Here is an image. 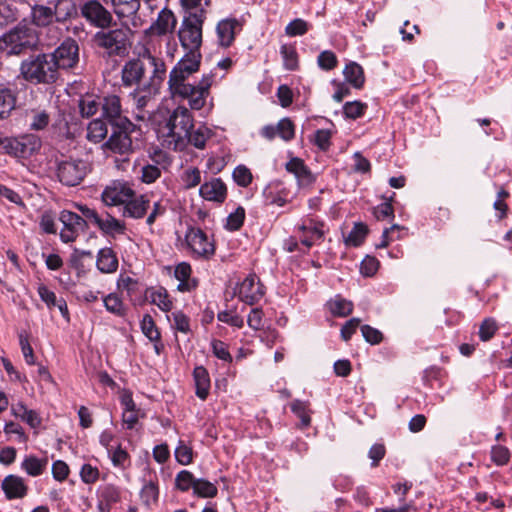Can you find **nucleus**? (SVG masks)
<instances>
[{"mask_svg":"<svg viewBox=\"0 0 512 512\" xmlns=\"http://www.w3.org/2000/svg\"><path fill=\"white\" fill-rule=\"evenodd\" d=\"M81 16L93 27L106 29L114 21L112 13L99 0H86L80 6Z\"/></svg>","mask_w":512,"mask_h":512,"instance_id":"10","label":"nucleus"},{"mask_svg":"<svg viewBox=\"0 0 512 512\" xmlns=\"http://www.w3.org/2000/svg\"><path fill=\"white\" fill-rule=\"evenodd\" d=\"M90 170L91 165L88 161L68 158L58 162L57 177L64 185L76 186L83 181Z\"/></svg>","mask_w":512,"mask_h":512,"instance_id":"9","label":"nucleus"},{"mask_svg":"<svg viewBox=\"0 0 512 512\" xmlns=\"http://www.w3.org/2000/svg\"><path fill=\"white\" fill-rule=\"evenodd\" d=\"M201 54L187 52L172 68L169 73V79L187 81L191 75L199 70Z\"/></svg>","mask_w":512,"mask_h":512,"instance_id":"17","label":"nucleus"},{"mask_svg":"<svg viewBox=\"0 0 512 512\" xmlns=\"http://www.w3.org/2000/svg\"><path fill=\"white\" fill-rule=\"evenodd\" d=\"M134 129L135 125L129 119H124L122 123L113 125L111 135L102 144L103 150L121 156H128L133 153L131 133Z\"/></svg>","mask_w":512,"mask_h":512,"instance_id":"7","label":"nucleus"},{"mask_svg":"<svg viewBox=\"0 0 512 512\" xmlns=\"http://www.w3.org/2000/svg\"><path fill=\"white\" fill-rule=\"evenodd\" d=\"M308 405V402L298 399L294 400L290 405L292 412L300 418L304 427L309 426L311 422V418L308 413Z\"/></svg>","mask_w":512,"mask_h":512,"instance_id":"53","label":"nucleus"},{"mask_svg":"<svg viewBox=\"0 0 512 512\" xmlns=\"http://www.w3.org/2000/svg\"><path fill=\"white\" fill-rule=\"evenodd\" d=\"M308 23L300 18L291 21L285 28V33L290 37L302 36L308 31Z\"/></svg>","mask_w":512,"mask_h":512,"instance_id":"58","label":"nucleus"},{"mask_svg":"<svg viewBox=\"0 0 512 512\" xmlns=\"http://www.w3.org/2000/svg\"><path fill=\"white\" fill-rule=\"evenodd\" d=\"M167 319L174 330L184 334L190 332V319L181 310L174 311L171 315H167Z\"/></svg>","mask_w":512,"mask_h":512,"instance_id":"44","label":"nucleus"},{"mask_svg":"<svg viewBox=\"0 0 512 512\" xmlns=\"http://www.w3.org/2000/svg\"><path fill=\"white\" fill-rule=\"evenodd\" d=\"M129 27L98 31L94 35L96 45L107 52L109 56H124L130 46Z\"/></svg>","mask_w":512,"mask_h":512,"instance_id":"6","label":"nucleus"},{"mask_svg":"<svg viewBox=\"0 0 512 512\" xmlns=\"http://www.w3.org/2000/svg\"><path fill=\"white\" fill-rule=\"evenodd\" d=\"M497 330L496 322L491 319H485L479 328V337L482 341L490 340Z\"/></svg>","mask_w":512,"mask_h":512,"instance_id":"64","label":"nucleus"},{"mask_svg":"<svg viewBox=\"0 0 512 512\" xmlns=\"http://www.w3.org/2000/svg\"><path fill=\"white\" fill-rule=\"evenodd\" d=\"M194 127V119L189 109L178 106L168 119L157 129L158 139L163 147L183 151L187 147V136Z\"/></svg>","mask_w":512,"mask_h":512,"instance_id":"1","label":"nucleus"},{"mask_svg":"<svg viewBox=\"0 0 512 512\" xmlns=\"http://www.w3.org/2000/svg\"><path fill=\"white\" fill-rule=\"evenodd\" d=\"M102 116L113 126L122 123V120L128 119L123 115L121 99L115 94H110L102 98Z\"/></svg>","mask_w":512,"mask_h":512,"instance_id":"21","label":"nucleus"},{"mask_svg":"<svg viewBox=\"0 0 512 512\" xmlns=\"http://www.w3.org/2000/svg\"><path fill=\"white\" fill-rule=\"evenodd\" d=\"M245 210L243 207H238L234 212L230 213L227 217L226 228L231 231L238 230L244 222Z\"/></svg>","mask_w":512,"mask_h":512,"instance_id":"60","label":"nucleus"},{"mask_svg":"<svg viewBox=\"0 0 512 512\" xmlns=\"http://www.w3.org/2000/svg\"><path fill=\"white\" fill-rule=\"evenodd\" d=\"M206 18L205 10L199 8L197 11L189 12L184 17L178 31L179 41L187 52L200 53L202 44V26Z\"/></svg>","mask_w":512,"mask_h":512,"instance_id":"5","label":"nucleus"},{"mask_svg":"<svg viewBox=\"0 0 512 512\" xmlns=\"http://www.w3.org/2000/svg\"><path fill=\"white\" fill-rule=\"evenodd\" d=\"M96 266L102 273H113L118 268V259L115 252L105 247L99 250L96 260Z\"/></svg>","mask_w":512,"mask_h":512,"instance_id":"32","label":"nucleus"},{"mask_svg":"<svg viewBox=\"0 0 512 512\" xmlns=\"http://www.w3.org/2000/svg\"><path fill=\"white\" fill-rule=\"evenodd\" d=\"M264 293V288L255 274L248 275L237 288L239 299L248 305L257 303Z\"/></svg>","mask_w":512,"mask_h":512,"instance_id":"18","label":"nucleus"},{"mask_svg":"<svg viewBox=\"0 0 512 512\" xmlns=\"http://www.w3.org/2000/svg\"><path fill=\"white\" fill-rule=\"evenodd\" d=\"M366 109L367 104L360 101H351L344 104L343 113L349 119H357L364 114Z\"/></svg>","mask_w":512,"mask_h":512,"instance_id":"55","label":"nucleus"},{"mask_svg":"<svg viewBox=\"0 0 512 512\" xmlns=\"http://www.w3.org/2000/svg\"><path fill=\"white\" fill-rule=\"evenodd\" d=\"M345 79L355 88L359 89L363 86L365 78L362 67L355 63L351 62L346 65L343 71Z\"/></svg>","mask_w":512,"mask_h":512,"instance_id":"41","label":"nucleus"},{"mask_svg":"<svg viewBox=\"0 0 512 512\" xmlns=\"http://www.w3.org/2000/svg\"><path fill=\"white\" fill-rule=\"evenodd\" d=\"M76 13L73 0H49L47 4L31 6V22L37 27H48L54 22L64 23Z\"/></svg>","mask_w":512,"mask_h":512,"instance_id":"2","label":"nucleus"},{"mask_svg":"<svg viewBox=\"0 0 512 512\" xmlns=\"http://www.w3.org/2000/svg\"><path fill=\"white\" fill-rule=\"evenodd\" d=\"M329 310L335 316L346 317L348 316L353 309L352 302L340 297L336 296L334 299H331L328 303Z\"/></svg>","mask_w":512,"mask_h":512,"instance_id":"45","label":"nucleus"},{"mask_svg":"<svg viewBox=\"0 0 512 512\" xmlns=\"http://www.w3.org/2000/svg\"><path fill=\"white\" fill-rule=\"evenodd\" d=\"M280 53L286 69L295 70L298 67V55L294 46L284 44L281 46Z\"/></svg>","mask_w":512,"mask_h":512,"instance_id":"49","label":"nucleus"},{"mask_svg":"<svg viewBox=\"0 0 512 512\" xmlns=\"http://www.w3.org/2000/svg\"><path fill=\"white\" fill-rule=\"evenodd\" d=\"M368 229L367 226L362 223H357L354 225L353 229L349 232L347 237L345 238L346 245L357 247L362 244Z\"/></svg>","mask_w":512,"mask_h":512,"instance_id":"47","label":"nucleus"},{"mask_svg":"<svg viewBox=\"0 0 512 512\" xmlns=\"http://www.w3.org/2000/svg\"><path fill=\"white\" fill-rule=\"evenodd\" d=\"M56 64L57 71L61 69L73 68L79 61V46L72 39L67 38L53 53H49Z\"/></svg>","mask_w":512,"mask_h":512,"instance_id":"13","label":"nucleus"},{"mask_svg":"<svg viewBox=\"0 0 512 512\" xmlns=\"http://www.w3.org/2000/svg\"><path fill=\"white\" fill-rule=\"evenodd\" d=\"M103 233L108 235L123 234L125 232L124 222L116 219L115 217L105 214L99 215L98 221L95 224Z\"/></svg>","mask_w":512,"mask_h":512,"instance_id":"34","label":"nucleus"},{"mask_svg":"<svg viewBox=\"0 0 512 512\" xmlns=\"http://www.w3.org/2000/svg\"><path fill=\"white\" fill-rule=\"evenodd\" d=\"M191 271V266L186 262H182L176 266L174 275L179 281L177 286L178 291L190 292L197 287V281L190 277Z\"/></svg>","mask_w":512,"mask_h":512,"instance_id":"31","label":"nucleus"},{"mask_svg":"<svg viewBox=\"0 0 512 512\" xmlns=\"http://www.w3.org/2000/svg\"><path fill=\"white\" fill-rule=\"evenodd\" d=\"M237 28L239 22L236 19H224L218 23L216 31L221 46L229 47L232 44Z\"/></svg>","mask_w":512,"mask_h":512,"instance_id":"30","label":"nucleus"},{"mask_svg":"<svg viewBox=\"0 0 512 512\" xmlns=\"http://www.w3.org/2000/svg\"><path fill=\"white\" fill-rule=\"evenodd\" d=\"M36 31L25 21L0 36V52L7 55H20L37 44Z\"/></svg>","mask_w":512,"mask_h":512,"instance_id":"4","label":"nucleus"},{"mask_svg":"<svg viewBox=\"0 0 512 512\" xmlns=\"http://www.w3.org/2000/svg\"><path fill=\"white\" fill-rule=\"evenodd\" d=\"M181 181L185 189H192L201 182V171L197 167H189L183 171Z\"/></svg>","mask_w":512,"mask_h":512,"instance_id":"50","label":"nucleus"},{"mask_svg":"<svg viewBox=\"0 0 512 512\" xmlns=\"http://www.w3.org/2000/svg\"><path fill=\"white\" fill-rule=\"evenodd\" d=\"M213 132L205 125H200L194 130H190L187 136V145L191 144L197 149L203 150L206 143L211 139Z\"/></svg>","mask_w":512,"mask_h":512,"instance_id":"36","label":"nucleus"},{"mask_svg":"<svg viewBox=\"0 0 512 512\" xmlns=\"http://www.w3.org/2000/svg\"><path fill=\"white\" fill-rule=\"evenodd\" d=\"M300 242L307 248L321 241L324 237V223L312 217H305L296 228Z\"/></svg>","mask_w":512,"mask_h":512,"instance_id":"14","label":"nucleus"},{"mask_svg":"<svg viewBox=\"0 0 512 512\" xmlns=\"http://www.w3.org/2000/svg\"><path fill=\"white\" fill-rule=\"evenodd\" d=\"M20 74L32 84H51L58 78L56 64L48 53L30 55L21 62Z\"/></svg>","mask_w":512,"mask_h":512,"instance_id":"3","label":"nucleus"},{"mask_svg":"<svg viewBox=\"0 0 512 512\" xmlns=\"http://www.w3.org/2000/svg\"><path fill=\"white\" fill-rule=\"evenodd\" d=\"M108 134L106 123L100 119H94L87 125L86 139L94 144L103 142Z\"/></svg>","mask_w":512,"mask_h":512,"instance_id":"37","label":"nucleus"},{"mask_svg":"<svg viewBox=\"0 0 512 512\" xmlns=\"http://www.w3.org/2000/svg\"><path fill=\"white\" fill-rule=\"evenodd\" d=\"M177 24V19L173 12L169 9H162L157 16V19L151 26L145 30V35L150 36L149 39H155L154 36H163L174 31Z\"/></svg>","mask_w":512,"mask_h":512,"instance_id":"20","label":"nucleus"},{"mask_svg":"<svg viewBox=\"0 0 512 512\" xmlns=\"http://www.w3.org/2000/svg\"><path fill=\"white\" fill-rule=\"evenodd\" d=\"M146 298L150 303L156 305L163 312L167 313L173 308V301L164 287L158 286L148 288L146 290Z\"/></svg>","mask_w":512,"mask_h":512,"instance_id":"27","label":"nucleus"},{"mask_svg":"<svg viewBox=\"0 0 512 512\" xmlns=\"http://www.w3.org/2000/svg\"><path fill=\"white\" fill-rule=\"evenodd\" d=\"M317 62L321 69L331 70L337 65V57L332 51L325 50L318 55Z\"/></svg>","mask_w":512,"mask_h":512,"instance_id":"61","label":"nucleus"},{"mask_svg":"<svg viewBox=\"0 0 512 512\" xmlns=\"http://www.w3.org/2000/svg\"><path fill=\"white\" fill-rule=\"evenodd\" d=\"M141 330L143 334L152 342L160 341V332L150 315H145L141 321Z\"/></svg>","mask_w":512,"mask_h":512,"instance_id":"52","label":"nucleus"},{"mask_svg":"<svg viewBox=\"0 0 512 512\" xmlns=\"http://www.w3.org/2000/svg\"><path fill=\"white\" fill-rule=\"evenodd\" d=\"M158 497V486L154 482L150 481L143 485L140 491V498L143 505H145L147 508H151L157 503Z\"/></svg>","mask_w":512,"mask_h":512,"instance_id":"46","label":"nucleus"},{"mask_svg":"<svg viewBox=\"0 0 512 512\" xmlns=\"http://www.w3.org/2000/svg\"><path fill=\"white\" fill-rule=\"evenodd\" d=\"M155 160L156 164H147L141 168V181L146 184L154 183L161 176V169L157 166L160 163L169 165L171 160L170 158L163 152H156Z\"/></svg>","mask_w":512,"mask_h":512,"instance_id":"26","label":"nucleus"},{"mask_svg":"<svg viewBox=\"0 0 512 512\" xmlns=\"http://www.w3.org/2000/svg\"><path fill=\"white\" fill-rule=\"evenodd\" d=\"M111 6L116 17L123 21L129 19L132 26L140 25V17L137 15L141 0H110Z\"/></svg>","mask_w":512,"mask_h":512,"instance_id":"19","label":"nucleus"},{"mask_svg":"<svg viewBox=\"0 0 512 512\" xmlns=\"http://www.w3.org/2000/svg\"><path fill=\"white\" fill-rule=\"evenodd\" d=\"M145 74V65L141 58L127 61L121 70V80L125 87L137 85L143 79Z\"/></svg>","mask_w":512,"mask_h":512,"instance_id":"22","label":"nucleus"},{"mask_svg":"<svg viewBox=\"0 0 512 512\" xmlns=\"http://www.w3.org/2000/svg\"><path fill=\"white\" fill-rule=\"evenodd\" d=\"M41 147V140L34 134H24L19 137H10L7 154L19 158L28 159Z\"/></svg>","mask_w":512,"mask_h":512,"instance_id":"12","label":"nucleus"},{"mask_svg":"<svg viewBox=\"0 0 512 512\" xmlns=\"http://www.w3.org/2000/svg\"><path fill=\"white\" fill-rule=\"evenodd\" d=\"M148 207L149 201L146 200L143 195L139 197H135L134 195L124 204L123 215L138 219L145 215Z\"/></svg>","mask_w":512,"mask_h":512,"instance_id":"33","label":"nucleus"},{"mask_svg":"<svg viewBox=\"0 0 512 512\" xmlns=\"http://www.w3.org/2000/svg\"><path fill=\"white\" fill-rule=\"evenodd\" d=\"M19 17L17 7L8 0L0 1V26H6Z\"/></svg>","mask_w":512,"mask_h":512,"instance_id":"43","label":"nucleus"},{"mask_svg":"<svg viewBox=\"0 0 512 512\" xmlns=\"http://www.w3.org/2000/svg\"><path fill=\"white\" fill-rule=\"evenodd\" d=\"M168 88L173 98L187 99L190 103V99L194 96L195 84L189 83L188 80L168 79Z\"/></svg>","mask_w":512,"mask_h":512,"instance_id":"35","label":"nucleus"},{"mask_svg":"<svg viewBox=\"0 0 512 512\" xmlns=\"http://www.w3.org/2000/svg\"><path fill=\"white\" fill-rule=\"evenodd\" d=\"M98 508L101 512H109L111 506L120 500V490L112 484H106L98 489Z\"/></svg>","mask_w":512,"mask_h":512,"instance_id":"29","label":"nucleus"},{"mask_svg":"<svg viewBox=\"0 0 512 512\" xmlns=\"http://www.w3.org/2000/svg\"><path fill=\"white\" fill-rule=\"evenodd\" d=\"M79 110L82 117L90 118L97 114L102 106V98L86 94L79 100Z\"/></svg>","mask_w":512,"mask_h":512,"instance_id":"40","label":"nucleus"},{"mask_svg":"<svg viewBox=\"0 0 512 512\" xmlns=\"http://www.w3.org/2000/svg\"><path fill=\"white\" fill-rule=\"evenodd\" d=\"M233 178L238 185L246 187L252 181V174L247 167L239 165L233 171Z\"/></svg>","mask_w":512,"mask_h":512,"instance_id":"62","label":"nucleus"},{"mask_svg":"<svg viewBox=\"0 0 512 512\" xmlns=\"http://www.w3.org/2000/svg\"><path fill=\"white\" fill-rule=\"evenodd\" d=\"M59 219L63 224L60 238L65 243L75 241L79 234L87 229L86 220L74 212L64 210Z\"/></svg>","mask_w":512,"mask_h":512,"instance_id":"15","label":"nucleus"},{"mask_svg":"<svg viewBox=\"0 0 512 512\" xmlns=\"http://www.w3.org/2000/svg\"><path fill=\"white\" fill-rule=\"evenodd\" d=\"M185 241L196 258L210 259L215 254V244L200 228L191 227L187 230Z\"/></svg>","mask_w":512,"mask_h":512,"instance_id":"11","label":"nucleus"},{"mask_svg":"<svg viewBox=\"0 0 512 512\" xmlns=\"http://www.w3.org/2000/svg\"><path fill=\"white\" fill-rule=\"evenodd\" d=\"M175 458L181 465L190 464L193 460L192 448L186 445L184 441L180 440L175 449Z\"/></svg>","mask_w":512,"mask_h":512,"instance_id":"57","label":"nucleus"},{"mask_svg":"<svg viewBox=\"0 0 512 512\" xmlns=\"http://www.w3.org/2000/svg\"><path fill=\"white\" fill-rule=\"evenodd\" d=\"M286 170L293 174L300 186L306 187L315 181V177L304 161L298 157L292 158L286 163Z\"/></svg>","mask_w":512,"mask_h":512,"instance_id":"25","label":"nucleus"},{"mask_svg":"<svg viewBox=\"0 0 512 512\" xmlns=\"http://www.w3.org/2000/svg\"><path fill=\"white\" fill-rule=\"evenodd\" d=\"M106 310L116 316L125 315V306L116 294H109L103 299Z\"/></svg>","mask_w":512,"mask_h":512,"instance_id":"48","label":"nucleus"},{"mask_svg":"<svg viewBox=\"0 0 512 512\" xmlns=\"http://www.w3.org/2000/svg\"><path fill=\"white\" fill-rule=\"evenodd\" d=\"M196 481L197 479L188 470L180 471L175 478L176 487L183 492L188 491L190 488L194 489Z\"/></svg>","mask_w":512,"mask_h":512,"instance_id":"54","label":"nucleus"},{"mask_svg":"<svg viewBox=\"0 0 512 512\" xmlns=\"http://www.w3.org/2000/svg\"><path fill=\"white\" fill-rule=\"evenodd\" d=\"M15 103L13 92L7 87L0 86V119L6 118L11 113Z\"/></svg>","mask_w":512,"mask_h":512,"instance_id":"42","label":"nucleus"},{"mask_svg":"<svg viewBox=\"0 0 512 512\" xmlns=\"http://www.w3.org/2000/svg\"><path fill=\"white\" fill-rule=\"evenodd\" d=\"M278 136L284 141H290L295 135V128L289 118L281 119L277 124Z\"/></svg>","mask_w":512,"mask_h":512,"instance_id":"59","label":"nucleus"},{"mask_svg":"<svg viewBox=\"0 0 512 512\" xmlns=\"http://www.w3.org/2000/svg\"><path fill=\"white\" fill-rule=\"evenodd\" d=\"M48 466V459L38 458L34 455H29L24 458L21 463V468L32 477L40 476Z\"/></svg>","mask_w":512,"mask_h":512,"instance_id":"38","label":"nucleus"},{"mask_svg":"<svg viewBox=\"0 0 512 512\" xmlns=\"http://www.w3.org/2000/svg\"><path fill=\"white\" fill-rule=\"evenodd\" d=\"M490 457L497 466H504L510 461L511 453L506 446L494 445L491 447Z\"/></svg>","mask_w":512,"mask_h":512,"instance_id":"51","label":"nucleus"},{"mask_svg":"<svg viewBox=\"0 0 512 512\" xmlns=\"http://www.w3.org/2000/svg\"><path fill=\"white\" fill-rule=\"evenodd\" d=\"M199 194L207 201L223 202L226 198L227 189L221 179L214 178L200 186Z\"/></svg>","mask_w":512,"mask_h":512,"instance_id":"24","label":"nucleus"},{"mask_svg":"<svg viewBox=\"0 0 512 512\" xmlns=\"http://www.w3.org/2000/svg\"><path fill=\"white\" fill-rule=\"evenodd\" d=\"M1 488L6 498L9 500L22 499L28 492V486L24 479L13 474H10L3 479Z\"/></svg>","mask_w":512,"mask_h":512,"instance_id":"23","label":"nucleus"},{"mask_svg":"<svg viewBox=\"0 0 512 512\" xmlns=\"http://www.w3.org/2000/svg\"><path fill=\"white\" fill-rule=\"evenodd\" d=\"M135 194L132 187L124 181H112L101 194L102 201L107 206L124 205Z\"/></svg>","mask_w":512,"mask_h":512,"instance_id":"16","label":"nucleus"},{"mask_svg":"<svg viewBox=\"0 0 512 512\" xmlns=\"http://www.w3.org/2000/svg\"><path fill=\"white\" fill-rule=\"evenodd\" d=\"M196 395L201 400H205L210 390V378L207 370L203 366H197L193 372Z\"/></svg>","mask_w":512,"mask_h":512,"instance_id":"39","label":"nucleus"},{"mask_svg":"<svg viewBox=\"0 0 512 512\" xmlns=\"http://www.w3.org/2000/svg\"><path fill=\"white\" fill-rule=\"evenodd\" d=\"M100 472L97 467L91 464H84L80 470L81 480L85 484H93L99 479Z\"/></svg>","mask_w":512,"mask_h":512,"instance_id":"63","label":"nucleus"},{"mask_svg":"<svg viewBox=\"0 0 512 512\" xmlns=\"http://www.w3.org/2000/svg\"><path fill=\"white\" fill-rule=\"evenodd\" d=\"M193 491L200 497L208 498L216 496L217 487L207 480L197 479Z\"/></svg>","mask_w":512,"mask_h":512,"instance_id":"56","label":"nucleus"},{"mask_svg":"<svg viewBox=\"0 0 512 512\" xmlns=\"http://www.w3.org/2000/svg\"><path fill=\"white\" fill-rule=\"evenodd\" d=\"M212 75H204L197 85H195L194 96L190 99V108L200 110L206 103L209 89L212 85Z\"/></svg>","mask_w":512,"mask_h":512,"instance_id":"28","label":"nucleus"},{"mask_svg":"<svg viewBox=\"0 0 512 512\" xmlns=\"http://www.w3.org/2000/svg\"><path fill=\"white\" fill-rule=\"evenodd\" d=\"M159 39H149L144 45L139 57L148 61L151 70L149 86L157 89L166 77V65L162 58L157 56V48L160 47Z\"/></svg>","mask_w":512,"mask_h":512,"instance_id":"8","label":"nucleus"}]
</instances>
